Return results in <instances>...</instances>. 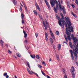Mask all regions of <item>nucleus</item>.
<instances>
[{
  "label": "nucleus",
  "mask_w": 78,
  "mask_h": 78,
  "mask_svg": "<svg viewBox=\"0 0 78 78\" xmlns=\"http://www.w3.org/2000/svg\"><path fill=\"white\" fill-rule=\"evenodd\" d=\"M68 28L69 30H68V27H67L66 29V33L67 35V37L69 41H71V38L70 37V36L71 35V33L70 32H73V27L71 26V23L69 21L68 22Z\"/></svg>",
  "instance_id": "f257e3e1"
},
{
  "label": "nucleus",
  "mask_w": 78,
  "mask_h": 78,
  "mask_svg": "<svg viewBox=\"0 0 78 78\" xmlns=\"http://www.w3.org/2000/svg\"><path fill=\"white\" fill-rule=\"evenodd\" d=\"M72 43L69 42V45L71 48H73V52L74 54V56H75V59H76L78 58V55H77V53H78V48L75 46L74 45L72 46Z\"/></svg>",
  "instance_id": "f03ea898"
},
{
  "label": "nucleus",
  "mask_w": 78,
  "mask_h": 78,
  "mask_svg": "<svg viewBox=\"0 0 78 78\" xmlns=\"http://www.w3.org/2000/svg\"><path fill=\"white\" fill-rule=\"evenodd\" d=\"M43 24L44 27H45L44 29L45 30H47V26L48 25V23L47 22V21L46 20H45V23L44 22V21H43Z\"/></svg>",
  "instance_id": "7ed1b4c3"
},
{
  "label": "nucleus",
  "mask_w": 78,
  "mask_h": 78,
  "mask_svg": "<svg viewBox=\"0 0 78 78\" xmlns=\"http://www.w3.org/2000/svg\"><path fill=\"white\" fill-rule=\"evenodd\" d=\"M71 69L72 72H71V73L72 74L73 78H75V73H74V72H75V68H74V67L72 66Z\"/></svg>",
  "instance_id": "20e7f679"
},
{
  "label": "nucleus",
  "mask_w": 78,
  "mask_h": 78,
  "mask_svg": "<svg viewBox=\"0 0 78 78\" xmlns=\"http://www.w3.org/2000/svg\"><path fill=\"white\" fill-rule=\"evenodd\" d=\"M69 52L71 54V58H72V60H74V57L73 56V51L72 50H69Z\"/></svg>",
  "instance_id": "39448f33"
},
{
  "label": "nucleus",
  "mask_w": 78,
  "mask_h": 78,
  "mask_svg": "<svg viewBox=\"0 0 78 78\" xmlns=\"http://www.w3.org/2000/svg\"><path fill=\"white\" fill-rule=\"evenodd\" d=\"M50 33L51 35V36L52 37V38L54 39V40H55V36H54V35H53V34L51 30H50Z\"/></svg>",
  "instance_id": "423d86ee"
},
{
  "label": "nucleus",
  "mask_w": 78,
  "mask_h": 78,
  "mask_svg": "<svg viewBox=\"0 0 78 78\" xmlns=\"http://www.w3.org/2000/svg\"><path fill=\"white\" fill-rule=\"evenodd\" d=\"M65 20H66V22H69L70 21V19H69V18L67 17H66L65 18Z\"/></svg>",
  "instance_id": "0eeeda50"
},
{
  "label": "nucleus",
  "mask_w": 78,
  "mask_h": 78,
  "mask_svg": "<svg viewBox=\"0 0 78 78\" xmlns=\"http://www.w3.org/2000/svg\"><path fill=\"white\" fill-rule=\"evenodd\" d=\"M22 3H23V5L24 6L25 8L26 11L27 12H28V9L27 8V6L26 5H25V3H24L23 2H22Z\"/></svg>",
  "instance_id": "6e6552de"
},
{
  "label": "nucleus",
  "mask_w": 78,
  "mask_h": 78,
  "mask_svg": "<svg viewBox=\"0 0 78 78\" xmlns=\"http://www.w3.org/2000/svg\"><path fill=\"white\" fill-rule=\"evenodd\" d=\"M73 39L74 42L75 43H76V42H78V40H76V38L73 37Z\"/></svg>",
  "instance_id": "1a4fd4ad"
},
{
  "label": "nucleus",
  "mask_w": 78,
  "mask_h": 78,
  "mask_svg": "<svg viewBox=\"0 0 78 78\" xmlns=\"http://www.w3.org/2000/svg\"><path fill=\"white\" fill-rule=\"evenodd\" d=\"M23 32L24 35V37L25 38H27V33L24 30L23 31Z\"/></svg>",
  "instance_id": "9d476101"
},
{
  "label": "nucleus",
  "mask_w": 78,
  "mask_h": 78,
  "mask_svg": "<svg viewBox=\"0 0 78 78\" xmlns=\"http://www.w3.org/2000/svg\"><path fill=\"white\" fill-rule=\"evenodd\" d=\"M27 70L30 75H32V73L31 72V71H30V69H29L27 68Z\"/></svg>",
  "instance_id": "9b49d317"
},
{
  "label": "nucleus",
  "mask_w": 78,
  "mask_h": 78,
  "mask_svg": "<svg viewBox=\"0 0 78 78\" xmlns=\"http://www.w3.org/2000/svg\"><path fill=\"white\" fill-rule=\"evenodd\" d=\"M0 43H1L2 47H3V44H4V42L2 40H0Z\"/></svg>",
  "instance_id": "f8f14e48"
},
{
  "label": "nucleus",
  "mask_w": 78,
  "mask_h": 78,
  "mask_svg": "<svg viewBox=\"0 0 78 78\" xmlns=\"http://www.w3.org/2000/svg\"><path fill=\"white\" fill-rule=\"evenodd\" d=\"M58 50H59L61 48V44H58Z\"/></svg>",
  "instance_id": "ddd939ff"
},
{
  "label": "nucleus",
  "mask_w": 78,
  "mask_h": 78,
  "mask_svg": "<svg viewBox=\"0 0 78 78\" xmlns=\"http://www.w3.org/2000/svg\"><path fill=\"white\" fill-rule=\"evenodd\" d=\"M58 5L59 6V8L60 9H62V6H61V4H60V2H59V1H58Z\"/></svg>",
  "instance_id": "4468645a"
},
{
  "label": "nucleus",
  "mask_w": 78,
  "mask_h": 78,
  "mask_svg": "<svg viewBox=\"0 0 78 78\" xmlns=\"http://www.w3.org/2000/svg\"><path fill=\"white\" fill-rule=\"evenodd\" d=\"M36 6L38 9L39 10V11H41V9H40V8H39V5H37V4L36 5Z\"/></svg>",
  "instance_id": "2eb2a0df"
},
{
  "label": "nucleus",
  "mask_w": 78,
  "mask_h": 78,
  "mask_svg": "<svg viewBox=\"0 0 78 78\" xmlns=\"http://www.w3.org/2000/svg\"><path fill=\"white\" fill-rule=\"evenodd\" d=\"M50 3L52 6V7H55V5H54V4H53V1L50 2Z\"/></svg>",
  "instance_id": "dca6fc26"
},
{
  "label": "nucleus",
  "mask_w": 78,
  "mask_h": 78,
  "mask_svg": "<svg viewBox=\"0 0 78 78\" xmlns=\"http://www.w3.org/2000/svg\"><path fill=\"white\" fill-rule=\"evenodd\" d=\"M58 24L61 27H62V23H61V21H58Z\"/></svg>",
  "instance_id": "f3484780"
},
{
  "label": "nucleus",
  "mask_w": 78,
  "mask_h": 78,
  "mask_svg": "<svg viewBox=\"0 0 78 78\" xmlns=\"http://www.w3.org/2000/svg\"><path fill=\"white\" fill-rule=\"evenodd\" d=\"M71 13L74 16V17H76V15L75 14L72 12H71Z\"/></svg>",
  "instance_id": "a211bd4d"
},
{
  "label": "nucleus",
  "mask_w": 78,
  "mask_h": 78,
  "mask_svg": "<svg viewBox=\"0 0 78 78\" xmlns=\"http://www.w3.org/2000/svg\"><path fill=\"white\" fill-rule=\"evenodd\" d=\"M13 2L14 5L17 4V1H15V0H12Z\"/></svg>",
  "instance_id": "6ab92c4d"
},
{
  "label": "nucleus",
  "mask_w": 78,
  "mask_h": 78,
  "mask_svg": "<svg viewBox=\"0 0 78 78\" xmlns=\"http://www.w3.org/2000/svg\"><path fill=\"white\" fill-rule=\"evenodd\" d=\"M34 14L36 16H37V12L36 11V10L34 11Z\"/></svg>",
  "instance_id": "aec40b11"
},
{
  "label": "nucleus",
  "mask_w": 78,
  "mask_h": 78,
  "mask_svg": "<svg viewBox=\"0 0 78 78\" xmlns=\"http://www.w3.org/2000/svg\"><path fill=\"white\" fill-rule=\"evenodd\" d=\"M64 37L66 42H68V40H67V36H66V35H64Z\"/></svg>",
  "instance_id": "412c9836"
},
{
  "label": "nucleus",
  "mask_w": 78,
  "mask_h": 78,
  "mask_svg": "<svg viewBox=\"0 0 78 78\" xmlns=\"http://www.w3.org/2000/svg\"><path fill=\"white\" fill-rule=\"evenodd\" d=\"M54 10L56 13H57L58 12V11H57V10H56V8L55 7H54Z\"/></svg>",
  "instance_id": "4be33fe9"
},
{
  "label": "nucleus",
  "mask_w": 78,
  "mask_h": 78,
  "mask_svg": "<svg viewBox=\"0 0 78 78\" xmlns=\"http://www.w3.org/2000/svg\"><path fill=\"white\" fill-rule=\"evenodd\" d=\"M31 72H32V73H34L35 75H36L37 76V77L39 76L37 74V73H34L33 71H31Z\"/></svg>",
  "instance_id": "5701e85b"
},
{
  "label": "nucleus",
  "mask_w": 78,
  "mask_h": 78,
  "mask_svg": "<svg viewBox=\"0 0 78 78\" xmlns=\"http://www.w3.org/2000/svg\"><path fill=\"white\" fill-rule=\"evenodd\" d=\"M21 16L22 17L21 18L22 19H23V18H24V15L22 13L21 14Z\"/></svg>",
  "instance_id": "b1692460"
},
{
  "label": "nucleus",
  "mask_w": 78,
  "mask_h": 78,
  "mask_svg": "<svg viewBox=\"0 0 78 78\" xmlns=\"http://www.w3.org/2000/svg\"><path fill=\"white\" fill-rule=\"evenodd\" d=\"M36 58H37V59H39V58H41V57H39V56L38 55H36Z\"/></svg>",
  "instance_id": "393cba45"
},
{
  "label": "nucleus",
  "mask_w": 78,
  "mask_h": 78,
  "mask_svg": "<svg viewBox=\"0 0 78 78\" xmlns=\"http://www.w3.org/2000/svg\"><path fill=\"white\" fill-rule=\"evenodd\" d=\"M17 55L19 58H20L21 56L20 54L19 53H17Z\"/></svg>",
  "instance_id": "a878e982"
},
{
  "label": "nucleus",
  "mask_w": 78,
  "mask_h": 78,
  "mask_svg": "<svg viewBox=\"0 0 78 78\" xmlns=\"http://www.w3.org/2000/svg\"><path fill=\"white\" fill-rule=\"evenodd\" d=\"M50 42L51 44H53V39L52 38L50 39Z\"/></svg>",
  "instance_id": "bb28decb"
},
{
  "label": "nucleus",
  "mask_w": 78,
  "mask_h": 78,
  "mask_svg": "<svg viewBox=\"0 0 78 78\" xmlns=\"http://www.w3.org/2000/svg\"><path fill=\"white\" fill-rule=\"evenodd\" d=\"M62 24L64 25H65V24H66V22H65V21L64 20H63L62 21Z\"/></svg>",
  "instance_id": "cd10ccee"
},
{
  "label": "nucleus",
  "mask_w": 78,
  "mask_h": 78,
  "mask_svg": "<svg viewBox=\"0 0 78 78\" xmlns=\"http://www.w3.org/2000/svg\"><path fill=\"white\" fill-rule=\"evenodd\" d=\"M56 34V35H58L59 34V32L58 31H57L55 33Z\"/></svg>",
  "instance_id": "c85d7f7f"
},
{
  "label": "nucleus",
  "mask_w": 78,
  "mask_h": 78,
  "mask_svg": "<svg viewBox=\"0 0 78 78\" xmlns=\"http://www.w3.org/2000/svg\"><path fill=\"white\" fill-rule=\"evenodd\" d=\"M57 56V59L58 61H59V55H56Z\"/></svg>",
  "instance_id": "c756f323"
},
{
  "label": "nucleus",
  "mask_w": 78,
  "mask_h": 78,
  "mask_svg": "<svg viewBox=\"0 0 78 78\" xmlns=\"http://www.w3.org/2000/svg\"><path fill=\"white\" fill-rule=\"evenodd\" d=\"M30 56L32 58H35V55H31Z\"/></svg>",
  "instance_id": "7c9ffc66"
},
{
  "label": "nucleus",
  "mask_w": 78,
  "mask_h": 78,
  "mask_svg": "<svg viewBox=\"0 0 78 78\" xmlns=\"http://www.w3.org/2000/svg\"><path fill=\"white\" fill-rule=\"evenodd\" d=\"M12 51H11L9 50L8 51V52L9 53V54H11L12 53Z\"/></svg>",
  "instance_id": "2f4dec72"
},
{
  "label": "nucleus",
  "mask_w": 78,
  "mask_h": 78,
  "mask_svg": "<svg viewBox=\"0 0 78 78\" xmlns=\"http://www.w3.org/2000/svg\"><path fill=\"white\" fill-rule=\"evenodd\" d=\"M7 75H8V74L7 73H4L3 75H4V76H7Z\"/></svg>",
  "instance_id": "473e14b6"
},
{
  "label": "nucleus",
  "mask_w": 78,
  "mask_h": 78,
  "mask_svg": "<svg viewBox=\"0 0 78 78\" xmlns=\"http://www.w3.org/2000/svg\"><path fill=\"white\" fill-rule=\"evenodd\" d=\"M38 67H39V68H42V66L39 64L38 65Z\"/></svg>",
  "instance_id": "72a5a7b5"
},
{
  "label": "nucleus",
  "mask_w": 78,
  "mask_h": 78,
  "mask_svg": "<svg viewBox=\"0 0 78 78\" xmlns=\"http://www.w3.org/2000/svg\"><path fill=\"white\" fill-rule=\"evenodd\" d=\"M54 2L56 4H58V1H57L56 0L54 1Z\"/></svg>",
  "instance_id": "f704fd0d"
},
{
  "label": "nucleus",
  "mask_w": 78,
  "mask_h": 78,
  "mask_svg": "<svg viewBox=\"0 0 78 78\" xmlns=\"http://www.w3.org/2000/svg\"><path fill=\"white\" fill-rule=\"evenodd\" d=\"M47 6L48 8L49 9H50L51 8H50V5H49V4H48Z\"/></svg>",
  "instance_id": "c9c22d12"
},
{
  "label": "nucleus",
  "mask_w": 78,
  "mask_h": 78,
  "mask_svg": "<svg viewBox=\"0 0 78 78\" xmlns=\"http://www.w3.org/2000/svg\"><path fill=\"white\" fill-rule=\"evenodd\" d=\"M41 72H42V74H43V75H44L45 76H45V74L44 73V72H43L42 71H41Z\"/></svg>",
  "instance_id": "e433bc0d"
},
{
  "label": "nucleus",
  "mask_w": 78,
  "mask_h": 78,
  "mask_svg": "<svg viewBox=\"0 0 78 78\" xmlns=\"http://www.w3.org/2000/svg\"><path fill=\"white\" fill-rule=\"evenodd\" d=\"M60 14L62 16V19H64V16L62 14V13H60Z\"/></svg>",
  "instance_id": "4c0bfd02"
},
{
  "label": "nucleus",
  "mask_w": 78,
  "mask_h": 78,
  "mask_svg": "<svg viewBox=\"0 0 78 78\" xmlns=\"http://www.w3.org/2000/svg\"><path fill=\"white\" fill-rule=\"evenodd\" d=\"M22 23H23V24H24L25 23V22H24V20H23V19H22Z\"/></svg>",
  "instance_id": "58836bf2"
},
{
  "label": "nucleus",
  "mask_w": 78,
  "mask_h": 78,
  "mask_svg": "<svg viewBox=\"0 0 78 78\" xmlns=\"http://www.w3.org/2000/svg\"><path fill=\"white\" fill-rule=\"evenodd\" d=\"M45 37H47L48 36V34H47V33L45 32Z\"/></svg>",
  "instance_id": "ea45409f"
},
{
  "label": "nucleus",
  "mask_w": 78,
  "mask_h": 78,
  "mask_svg": "<svg viewBox=\"0 0 78 78\" xmlns=\"http://www.w3.org/2000/svg\"><path fill=\"white\" fill-rule=\"evenodd\" d=\"M35 34L36 37H37L38 36V34L37 33H35Z\"/></svg>",
  "instance_id": "a19ab883"
},
{
  "label": "nucleus",
  "mask_w": 78,
  "mask_h": 78,
  "mask_svg": "<svg viewBox=\"0 0 78 78\" xmlns=\"http://www.w3.org/2000/svg\"><path fill=\"white\" fill-rule=\"evenodd\" d=\"M63 12L64 14H66V10H63Z\"/></svg>",
  "instance_id": "79ce46f5"
},
{
  "label": "nucleus",
  "mask_w": 78,
  "mask_h": 78,
  "mask_svg": "<svg viewBox=\"0 0 78 78\" xmlns=\"http://www.w3.org/2000/svg\"><path fill=\"white\" fill-rule=\"evenodd\" d=\"M74 37V35L73 34H72L71 35V39H73Z\"/></svg>",
  "instance_id": "37998d69"
},
{
  "label": "nucleus",
  "mask_w": 78,
  "mask_h": 78,
  "mask_svg": "<svg viewBox=\"0 0 78 78\" xmlns=\"http://www.w3.org/2000/svg\"><path fill=\"white\" fill-rule=\"evenodd\" d=\"M59 5H57L56 6V8H57V9H58V7H59Z\"/></svg>",
  "instance_id": "c03bdc74"
},
{
  "label": "nucleus",
  "mask_w": 78,
  "mask_h": 78,
  "mask_svg": "<svg viewBox=\"0 0 78 78\" xmlns=\"http://www.w3.org/2000/svg\"><path fill=\"white\" fill-rule=\"evenodd\" d=\"M43 64H44V66H46V64H45V63L44 62H43Z\"/></svg>",
  "instance_id": "a18cd8bd"
},
{
  "label": "nucleus",
  "mask_w": 78,
  "mask_h": 78,
  "mask_svg": "<svg viewBox=\"0 0 78 78\" xmlns=\"http://www.w3.org/2000/svg\"><path fill=\"white\" fill-rule=\"evenodd\" d=\"M76 43H77V45H76V47L77 48H78V42H76Z\"/></svg>",
  "instance_id": "49530a36"
},
{
  "label": "nucleus",
  "mask_w": 78,
  "mask_h": 78,
  "mask_svg": "<svg viewBox=\"0 0 78 78\" xmlns=\"http://www.w3.org/2000/svg\"><path fill=\"white\" fill-rule=\"evenodd\" d=\"M45 38L46 39V41H48V38H47V37H45Z\"/></svg>",
  "instance_id": "de8ad7c7"
},
{
  "label": "nucleus",
  "mask_w": 78,
  "mask_h": 78,
  "mask_svg": "<svg viewBox=\"0 0 78 78\" xmlns=\"http://www.w3.org/2000/svg\"><path fill=\"white\" fill-rule=\"evenodd\" d=\"M22 7H20V12L22 11Z\"/></svg>",
  "instance_id": "09e8293b"
},
{
  "label": "nucleus",
  "mask_w": 78,
  "mask_h": 78,
  "mask_svg": "<svg viewBox=\"0 0 78 78\" xmlns=\"http://www.w3.org/2000/svg\"><path fill=\"white\" fill-rule=\"evenodd\" d=\"M28 41L27 40H25V44H27V42H28Z\"/></svg>",
  "instance_id": "8fccbe9b"
},
{
  "label": "nucleus",
  "mask_w": 78,
  "mask_h": 78,
  "mask_svg": "<svg viewBox=\"0 0 78 78\" xmlns=\"http://www.w3.org/2000/svg\"><path fill=\"white\" fill-rule=\"evenodd\" d=\"M62 9L63 10H65V8H64V6H62Z\"/></svg>",
  "instance_id": "3c124183"
},
{
  "label": "nucleus",
  "mask_w": 78,
  "mask_h": 78,
  "mask_svg": "<svg viewBox=\"0 0 78 78\" xmlns=\"http://www.w3.org/2000/svg\"><path fill=\"white\" fill-rule=\"evenodd\" d=\"M45 3L47 5H49V4H48V2H47V1H46Z\"/></svg>",
  "instance_id": "603ef678"
},
{
  "label": "nucleus",
  "mask_w": 78,
  "mask_h": 78,
  "mask_svg": "<svg viewBox=\"0 0 78 78\" xmlns=\"http://www.w3.org/2000/svg\"><path fill=\"white\" fill-rule=\"evenodd\" d=\"M57 19H58V21H60V20H61L60 19V18L59 17H58Z\"/></svg>",
  "instance_id": "864d4df0"
},
{
  "label": "nucleus",
  "mask_w": 78,
  "mask_h": 78,
  "mask_svg": "<svg viewBox=\"0 0 78 78\" xmlns=\"http://www.w3.org/2000/svg\"><path fill=\"white\" fill-rule=\"evenodd\" d=\"M5 46L6 47V48H8V45L7 44H5Z\"/></svg>",
  "instance_id": "5fc2aeb1"
},
{
  "label": "nucleus",
  "mask_w": 78,
  "mask_h": 78,
  "mask_svg": "<svg viewBox=\"0 0 78 78\" xmlns=\"http://www.w3.org/2000/svg\"><path fill=\"white\" fill-rule=\"evenodd\" d=\"M72 6L73 8H75V5L73 4L72 5Z\"/></svg>",
  "instance_id": "6e6d98bb"
},
{
  "label": "nucleus",
  "mask_w": 78,
  "mask_h": 78,
  "mask_svg": "<svg viewBox=\"0 0 78 78\" xmlns=\"http://www.w3.org/2000/svg\"><path fill=\"white\" fill-rule=\"evenodd\" d=\"M38 16H39L40 19H42V17L41 16H40V15L39 14Z\"/></svg>",
  "instance_id": "4d7b16f0"
},
{
  "label": "nucleus",
  "mask_w": 78,
  "mask_h": 78,
  "mask_svg": "<svg viewBox=\"0 0 78 78\" xmlns=\"http://www.w3.org/2000/svg\"><path fill=\"white\" fill-rule=\"evenodd\" d=\"M64 77H65V78H67V75H66Z\"/></svg>",
  "instance_id": "13d9d810"
},
{
  "label": "nucleus",
  "mask_w": 78,
  "mask_h": 78,
  "mask_svg": "<svg viewBox=\"0 0 78 78\" xmlns=\"http://www.w3.org/2000/svg\"><path fill=\"white\" fill-rule=\"evenodd\" d=\"M77 4V5H78V1H76L75 2Z\"/></svg>",
  "instance_id": "bf43d9fd"
},
{
  "label": "nucleus",
  "mask_w": 78,
  "mask_h": 78,
  "mask_svg": "<svg viewBox=\"0 0 78 78\" xmlns=\"http://www.w3.org/2000/svg\"><path fill=\"white\" fill-rule=\"evenodd\" d=\"M47 78H51V77H50L49 76H47Z\"/></svg>",
  "instance_id": "052dcab7"
},
{
  "label": "nucleus",
  "mask_w": 78,
  "mask_h": 78,
  "mask_svg": "<svg viewBox=\"0 0 78 78\" xmlns=\"http://www.w3.org/2000/svg\"><path fill=\"white\" fill-rule=\"evenodd\" d=\"M6 78H9V76H8V75H7V76H6Z\"/></svg>",
  "instance_id": "680f3d73"
},
{
  "label": "nucleus",
  "mask_w": 78,
  "mask_h": 78,
  "mask_svg": "<svg viewBox=\"0 0 78 78\" xmlns=\"http://www.w3.org/2000/svg\"><path fill=\"white\" fill-rule=\"evenodd\" d=\"M27 66L29 65V62H27Z\"/></svg>",
  "instance_id": "e2e57ef3"
},
{
  "label": "nucleus",
  "mask_w": 78,
  "mask_h": 78,
  "mask_svg": "<svg viewBox=\"0 0 78 78\" xmlns=\"http://www.w3.org/2000/svg\"><path fill=\"white\" fill-rule=\"evenodd\" d=\"M28 66L29 67V69H30V65H29Z\"/></svg>",
  "instance_id": "0e129e2a"
},
{
  "label": "nucleus",
  "mask_w": 78,
  "mask_h": 78,
  "mask_svg": "<svg viewBox=\"0 0 78 78\" xmlns=\"http://www.w3.org/2000/svg\"><path fill=\"white\" fill-rule=\"evenodd\" d=\"M63 72L64 73H65V70H64V69H63Z\"/></svg>",
  "instance_id": "69168bd1"
},
{
  "label": "nucleus",
  "mask_w": 78,
  "mask_h": 78,
  "mask_svg": "<svg viewBox=\"0 0 78 78\" xmlns=\"http://www.w3.org/2000/svg\"><path fill=\"white\" fill-rule=\"evenodd\" d=\"M56 18H58V17L57 15H56Z\"/></svg>",
  "instance_id": "338daca9"
},
{
  "label": "nucleus",
  "mask_w": 78,
  "mask_h": 78,
  "mask_svg": "<svg viewBox=\"0 0 78 78\" xmlns=\"http://www.w3.org/2000/svg\"><path fill=\"white\" fill-rule=\"evenodd\" d=\"M15 78H17V76H15Z\"/></svg>",
  "instance_id": "774afa93"
}]
</instances>
